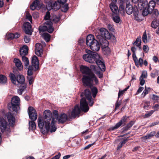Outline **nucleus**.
Wrapping results in <instances>:
<instances>
[{"label":"nucleus","instance_id":"1","mask_svg":"<svg viewBox=\"0 0 159 159\" xmlns=\"http://www.w3.org/2000/svg\"><path fill=\"white\" fill-rule=\"evenodd\" d=\"M80 70L83 74H85L83 76L82 79L84 86L91 87L93 84V82L96 84L98 83L96 76L89 67L82 65L80 67Z\"/></svg>","mask_w":159,"mask_h":159},{"label":"nucleus","instance_id":"2","mask_svg":"<svg viewBox=\"0 0 159 159\" xmlns=\"http://www.w3.org/2000/svg\"><path fill=\"white\" fill-rule=\"evenodd\" d=\"M52 118V113L49 110H46L43 112V118L39 117L38 120V125L40 129H44L42 133L45 134L49 131H51V124H50Z\"/></svg>","mask_w":159,"mask_h":159},{"label":"nucleus","instance_id":"3","mask_svg":"<svg viewBox=\"0 0 159 159\" xmlns=\"http://www.w3.org/2000/svg\"><path fill=\"white\" fill-rule=\"evenodd\" d=\"M81 96L82 97L80 101V108L82 111L87 112L89 110L88 103L86 99L88 101L90 106H92L93 102L91 96V93L89 89H86L81 93Z\"/></svg>","mask_w":159,"mask_h":159},{"label":"nucleus","instance_id":"4","mask_svg":"<svg viewBox=\"0 0 159 159\" xmlns=\"http://www.w3.org/2000/svg\"><path fill=\"white\" fill-rule=\"evenodd\" d=\"M86 54L83 56V59L86 61L91 63H95L97 59L100 58V56L97 52L89 50H86Z\"/></svg>","mask_w":159,"mask_h":159},{"label":"nucleus","instance_id":"5","mask_svg":"<svg viewBox=\"0 0 159 159\" xmlns=\"http://www.w3.org/2000/svg\"><path fill=\"white\" fill-rule=\"evenodd\" d=\"M20 100V99L17 96L13 97L11 99V104L8 105V108L11 111H17L19 108Z\"/></svg>","mask_w":159,"mask_h":159},{"label":"nucleus","instance_id":"6","mask_svg":"<svg viewBox=\"0 0 159 159\" xmlns=\"http://www.w3.org/2000/svg\"><path fill=\"white\" fill-rule=\"evenodd\" d=\"M44 25L39 26V29L40 33L47 31L49 33H52L54 30L52 26V23L50 21H47L44 23Z\"/></svg>","mask_w":159,"mask_h":159},{"label":"nucleus","instance_id":"7","mask_svg":"<svg viewBox=\"0 0 159 159\" xmlns=\"http://www.w3.org/2000/svg\"><path fill=\"white\" fill-rule=\"evenodd\" d=\"M10 77L11 82L15 84L18 85L16 82H17L18 84H20L24 83L25 82L24 77L22 75H18L16 77L14 74L11 73L10 74Z\"/></svg>","mask_w":159,"mask_h":159},{"label":"nucleus","instance_id":"8","mask_svg":"<svg viewBox=\"0 0 159 159\" xmlns=\"http://www.w3.org/2000/svg\"><path fill=\"white\" fill-rule=\"evenodd\" d=\"M0 128L2 132H5L7 134L10 132L9 126L6 120L3 118L0 117Z\"/></svg>","mask_w":159,"mask_h":159},{"label":"nucleus","instance_id":"9","mask_svg":"<svg viewBox=\"0 0 159 159\" xmlns=\"http://www.w3.org/2000/svg\"><path fill=\"white\" fill-rule=\"evenodd\" d=\"M58 116V111L56 110H54L52 112V118L51 123V132H55L56 130L55 124L57 120Z\"/></svg>","mask_w":159,"mask_h":159},{"label":"nucleus","instance_id":"10","mask_svg":"<svg viewBox=\"0 0 159 159\" xmlns=\"http://www.w3.org/2000/svg\"><path fill=\"white\" fill-rule=\"evenodd\" d=\"M30 118L32 120H36L37 117V114L36 110L32 107H29L28 109Z\"/></svg>","mask_w":159,"mask_h":159},{"label":"nucleus","instance_id":"11","mask_svg":"<svg viewBox=\"0 0 159 159\" xmlns=\"http://www.w3.org/2000/svg\"><path fill=\"white\" fill-rule=\"evenodd\" d=\"M100 34L101 36H97V37H98L100 39H109L110 38V34L107 30L104 28H101L100 29Z\"/></svg>","mask_w":159,"mask_h":159},{"label":"nucleus","instance_id":"12","mask_svg":"<svg viewBox=\"0 0 159 159\" xmlns=\"http://www.w3.org/2000/svg\"><path fill=\"white\" fill-rule=\"evenodd\" d=\"M127 119V118L125 116H123L121 120L118 122L115 126L110 128V130H113L118 129L123 124H125V122H126Z\"/></svg>","mask_w":159,"mask_h":159},{"label":"nucleus","instance_id":"13","mask_svg":"<svg viewBox=\"0 0 159 159\" xmlns=\"http://www.w3.org/2000/svg\"><path fill=\"white\" fill-rule=\"evenodd\" d=\"M35 53L38 56H41L42 55L43 49L42 45L39 43H37L35 45Z\"/></svg>","mask_w":159,"mask_h":159},{"label":"nucleus","instance_id":"14","mask_svg":"<svg viewBox=\"0 0 159 159\" xmlns=\"http://www.w3.org/2000/svg\"><path fill=\"white\" fill-rule=\"evenodd\" d=\"M97 40L94 39L93 35L89 34L86 38V43L88 46H89L93 43H95Z\"/></svg>","mask_w":159,"mask_h":159},{"label":"nucleus","instance_id":"15","mask_svg":"<svg viewBox=\"0 0 159 159\" xmlns=\"http://www.w3.org/2000/svg\"><path fill=\"white\" fill-rule=\"evenodd\" d=\"M80 110L78 105H76L72 111L70 115L71 117H75L77 116L80 114Z\"/></svg>","mask_w":159,"mask_h":159},{"label":"nucleus","instance_id":"16","mask_svg":"<svg viewBox=\"0 0 159 159\" xmlns=\"http://www.w3.org/2000/svg\"><path fill=\"white\" fill-rule=\"evenodd\" d=\"M148 2L146 0H140L138 4V8L142 10L147 8L148 6Z\"/></svg>","mask_w":159,"mask_h":159},{"label":"nucleus","instance_id":"17","mask_svg":"<svg viewBox=\"0 0 159 159\" xmlns=\"http://www.w3.org/2000/svg\"><path fill=\"white\" fill-rule=\"evenodd\" d=\"M32 66H33L35 68V70H37L39 67V60L37 57L34 56L32 59Z\"/></svg>","mask_w":159,"mask_h":159},{"label":"nucleus","instance_id":"18","mask_svg":"<svg viewBox=\"0 0 159 159\" xmlns=\"http://www.w3.org/2000/svg\"><path fill=\"white\" fill-rule=\"evenodd\" d=\"M24 30L27 34H31L32 32L31 31V26L30 23L26 22L24 24Z\"/></svg>","mask_w":159,"mask_h":159},{"label":"nucleus","instance_id":"19","mask_svg":"<svg viewBox=\"0 0 159 159\" xmlns=\"http://www.w3.org/2000/svg\"><path fill=\"white\" fill-rule=\"evenodd\" d=\"M95 63H96L100 69L102 71L105 70V66L104 62L101 60L100 57L99 59L96 60Z\"/></svg>","mask_w":159,"mask_h":159},{"label":"nucleus","instance_id":"20","mask_svg":"<svg viewBox=\"0 0 159 159\" xmlns=\"http://www.w3.org/2000/svg\"><path fill=\"white\" fill-rule=\"evenodd\" d=\"M89 47L90 49L93 51H98L100 48V44L99 42L97 40L95 42Z\"/></svg>","mask_w":159,"mask_h":159},{"label":"nucleus","instance_id":"21","mask_svg":"<svg viewBox=\"0 0 159 159\" xmlns=\"http://www.w3.org/2000/svg\"><path fill=\"white\" fill-rule=\"evenodd\" d=\"M13 62L17 69L20 70L23 69V66L20 60L17 58H15Z\"/></svg>","mask_w":159,"mask_h":159},{"label":"nucleus","instance_id":"22","mask_svg":"<svg viewBox=\"0 0 159 159\" xmlns=\"http://www.w3.org/2000/svg\"><path fill=\"white\" fill-rule=\"evenodd\" d=\"M7 118L10 125L12 126L15 123V119L11 113L8 112L7 115Z\"/></svg>","mask_w":159,"mask_h":159},{"label":"nucleus","instance_id":"23","mask_svg":"<svg viewBox=\"0 0 159 159\" xmlns=\"http://www.w3.org/2000/svg\"><path fill=\"white\" fill-rule=\"evenodd\" d=\"M28 49L27 46L24 45L20 49V55L22 57H24L28 53Z\"/></svg>","mask_w":159,"mask_h":159},{"label":"nucleus","instance_id":"24","mask_svg":"<svg viewBox=\"0 0 159 159\" xmlns=\"http://www.w3.org/2000/svg\"><path fill=\"white\" fill-rule=\"evenodd\" d=\"M116 3L111 2L110 4V7L112 12L117 14L119 12L117 6L116 5Z\"/></svg>","mask_w":159,"mask_h":159},{"label":"nucleus","instance_id":"25","mask_svg":"<svg viewBox=\"0 0 159 159\" xmlns=\"http://www.w3.org/2000/svg\"><path fill=\"white\" fill-rule=\"evenodd\" d=\"M40 7L39 1L36 0L31 4L30 8L32 10H34L36 8L38 9H40Z\"/></svg>","mask_w":159,"mask_h":159},{"label":"nucleus","instance_id":"26","mask_svg":"<svg viewBox=\"0 0 159 159\" xmlns=\"http://www.w3.org/2000/svg\"><path fill=\"white\" fill-rule=\"evenodd\" d=\"M98 39H99V41L102 46V48L107 47L108 45V42L107 39H100L98 36Z\"/></svg>","mask_w":159,"mask_h":159},{"label":"nucleus","instance_id":"27","mask_svg":"<svg viewBox=\"0 0 159 159\" xmlns=\"http://www.w3.org/2000/svg\"><path fill=\"white\" fill-rule=\"evenodd\" d=\"M151 27L154 29L158 28V30H157L156 33L159 34V21L157 20H154L151 23Z\"/></svg>","mask_w":159,"mask_h":159},{"label":"nucleus","instance_id":"28","mask_svg":"<svg viewBox=\"0 0 159 159\" xmlns=\"http://www.w3.org/2000/svg\"><path fill=\"white\" fill-rule=\"evenodd\" d=\"M135 7V6L133 7L130 4H127L125 9L126 13L128 15L131 14L133 12H134Z\"/></svg>","mask_w":159,"mask_h":159},{"label":"nucleus","instance_id":"29","mask_svg":"<svg viewBox=\"0 0 159 159\" xmlns=\"http://www.w3.org/2000/svg\"><path fill=\"white\" fill-rule=\"evenodd\" d=\"M155 134L156 132L155 131H152L146 135L142 137L141 139L143 141H145L146 140L151 139L155 135Z\"/></svg>","mask_w":159,"mask_h":159},{"label":"nucleus","instance_id":"30","mask_svg":"<svg viewBox=\"0 0 159 159\" xmlns=\"http://www.w3.org/2000/svg\"><path fill=\"white\" fill-rule=\"evenodd\" d=\"M20 34L18 33H16L15 34L10 33L7 35V39H16L19 37Z\"/></svg>","mask_w":159,"mask_h":159},{"label":"nucleus","instance_id":"31","mask_svg":"<svg viewBox=\"0 0 159 159\" xmlns=\"http://www.w3.org/2000/svg\"><path fill=\"white\" fill-rule=\"evenodd\" d=\"M133 58L136 65L137 66L139 67L140 66H142L143 64V60L142 59L140 58L139 60H138L136 56L135 57V58L134 57Z\"/></svg>","mask_w":159,"mask_h":159},{"label":"nucleus","instance_id":"32","mask_svg":"<svg viewBox=\"0 0 159 159\" xmlns=\"http://www.w3.org/2000/svg\"><path fill=\"white\" fill-rule=\"evenodd\" d=\"M67 116L66 114H63L58 117V122L59 123H63L65 122L67 119Z\"/></svg>","mask_w":159,"mask_h":159},{"label":"nucleus","instance_id":"33","mask_svg":"<svg viewBox=\"0 0 159 159\" xmlns=\"http://www.w3.org/2000/svg\"><path fill=\"white\" fill-rule=\"evenodd\" d=\"M141 37H138L136 39V41L133 43L134 45H136L140 49H141Z\"/></svg>","mask_w":159,"mask_h":159},{"label":"nucleus","instance_id":"34","mask_svg":"<svg viewBox=\"0 0 159 159\" xmlns=\"http://www.w3.org/2000/svg\"><path fill=\"white\" fill-rule=\"evenodd\" d=\"M134 11L133 12V14L134 16V19L137 21H140V19L139 18V15L138 14V11L137 7H134Z\"/></svg>","mask_w":159,"mask_h":159},{"label":"nucleus","instance_id":"35","mask_svg":"<svg viewBox=\"0 0 159 159\" xmlns=\"http://www.w3.org/2000/svg\"><path fill=\"white\" fill-rule=\"evenodd\" d=\"M155 6V2L153 1H151L149 2L148 4V8L150 11L152 12Z\"/></svg>","mask_w":159,"mask_h":159},{"label":"nucleus","instance_id":"36","mask_svg":"<svg viewBox=\"0 0 159 159\" xmlns=\"http://www.w3.org/2000/svg\"><path fill=\"white\" fill-rule=\"evenodd\" d=\"M60 8V6L58 2H54L51 5V6L50 8H48V9L50 10L51 9H54L55 11H57Z\"/></svg>","mask_w":159,"mask_h":159},{"label":"nucleus","instance_id":"37","mask_svg":"<svg viewBox=\"0 0 159 159\" xmlns=\"http://www.w3.org/2000/svg\"><path fill=\"white\" fill-rule=\"evenodd\" d=\"M22 61L24 63L25 66L27 67L29 64L28 59L25 56L22 57Z\"/></svg>","mask_w":159,"mask_h":159},{"label":"nucleus","instance_id":"38","mask_svg":"<svg viewBox=\"0 0 159 159\" xmlns=\"http://www.w3.org/2000/svg\"><path fill=\"white\" fill-rule=\"evenodd\" d=\"M35 70L34 68L32 66H29L27 71L28 76H32L33 74V71Z\"/></svg>","mask_w":159,"mask_h":159},{"label":"nucleus","instance_id":"39","mask_svg":"<svg viewBox=\"0 0 159 159\" xmlns=\"http://www.w3.org/2000/svg\"><path fill=\"white\" fill-rule=\"evenodd\" d=\"M34 120L30 121L29 122V129H30L34 130L35 129L36 124Z\"/></svg>","mask_w":159,"mask_h":159},{"label":"nucleus","instance_id":"40","mask_svg":"<svg viewBox=\"0 0 159 159\" xmlns=\"http://www.w3.org/2000/svg\"><path fill=\"white\" fill-rule=\"evenodd\" d=\"M61 18L59 16L53 15L52 17L51 20L55 23L58 22Z\"/></svg>","mask_w":159,"mask_h":159},{"label":"nucleus","instance_id":"41","mask_svg":"<svg viewBox=\"0 0 159 159\" xmlns=\"http://www.w3.org/2000/svg\"><path fill=\"white\" fill-rule=\"evenodd\" d=\"M150 89V88L149 87H147L146 86L145 87V89L143 91V92L141 94V97L143 98H144L146 94L148 93L149 91V90Z\"/></svg>","mask_w":159,"mask_h":159},{"label":"nucleus","instance_id":"42","mask_svg":"<svg viewBox=\"0 0 159 159\" xmlns=\"http://www.w3.org/2000/svg\"><path fill=\"white\" fill-rule=\"evenodd\" d=\"M43 36L45 40L47 42L49 41L50 39L51 36L49 34L47 33H43Z\"/></svg>","mask_w":159,"mask_h":159},{"label":"nucleus","instance_id":"43","mask_svg":"<svg viewBox=\"0 0 159 159\" xmlns=\"http://www.w3.org/2000/svg\"><path fill=\"white\" fill-rule=\"evenodd\" d=\"M7 81L6 77L4 75H0V83L1 84H4Z\"/></svg>","mask_w":159,"mask_h":159},{"label":"nucleus","instance_id":"44","mask_svg":"<svg viewBox=\"0 0 159 159\" xmlns=\"http://www.w3.org/2000/svg\"><path fill=\"white\" fill-rule=\"evenodd\" d=\"M143 9L142 14L143 16H146L149 13H151L152 12L151 11H150V10L147 8Z\"/></svg>","mask_w":159,"mask_h":159},{"label":"nucleus","instance_id":"45","mask_svg":"<svg viewBox=\"0 0 159 159\" xmlns=\"http://www.w3.org/2000/svg\"><path fill=\"white\" fill-rule=\"evenodd\" d=\"M102 49L104 53L105 54H109L111 52L110 49L108 47L103 48Z\"/></svg>","mask_w":159,"mask_h":159},{"label":"nucleus","instance_id":"46","mask_svg":"<svg viewBox=\"0 0 159 159\" xmlns=\"http://www.w3.org/2000/svg\"><path fill=\"white\" fill-rule=\"evenodd\" d=\"M112 19L113 21L117 23H119L121 21L120 17L118 16H113Z\"/></svg>","mask_w":159,"mask_h":159},{"label":"nucleus","instance_id":"47","mask_svg":"<svg viewBox=\"0 0 159 159\" xmlns=\"http://www.w3.org/2000/svg\"><path fill=\"white\" fill-rule=\"evenodd\" d=\"M68 4H66L65 5H63L61 7V11L63 12H65L68 10Z\"/></svg>","mask_w":159,"mask_h":159},{"label":"nucleus","instance_id":"48","mask_svg":"<svg viewBox=\"0 0 159 159\" xmlns=\"http://www.w3.org/2000/svg\"><path fill=\"white\" fill-rule=\"evenodd\" d=\"M158 75V71L157 70H153L151 74V76L152 78H154Z\"/></svg>","mask_w":159,"mask_h":159},{"label":"nucleus","instance_id":"49","mask_svg":"<svg viewBox=\"0 0 159 159\" xmlns=\"http://www.w3.org/2000/svg\"><path fill=\"white\" fill-rule=\"evenodd\" d=\"M92 92L93 94V96L95 98L98 93V89L96 87H93L91 89Z\"/></svg>","mask_w":159,"mask_h":159},{"label":"nucleus","instance_id":"50","mask_svg":"<svg viewBox=\"0 0 159 159\" xmlns=\"http://www.w3.org/2000/svg\"><path fill=\"white\" fill-rule=\"evenodd\" d=\"M143 41L145 43H147L148 42L147 37L146 31L143 33L142 36Z\"/></svg>","mask_w":159,"mask_h":159},{"label":"nucleus","instance_id":"51","mask_svg":"<svg viewBox=\"0 0 159 159\" xmlns=\"http://www.w3.org/2000/svg\"><path fill=\"white\" fill-rule=\"evenodd\" d=\"M27 78L28 80L29 84L30 85L32 84L34 80V77L32 76H27Z\"/></svg>","mask_w":159,"mask_h":159},{"label":"nucleus","instance_id":"52","mask_svg":"<svg viewBox=\"0 0 159 159\" xmlns=\"http://www.w3.org/2000/svg\"><path fill=\"white\" fill-rule=\"evenodd\" d=\"M129 86H128L127 87L124 89V90H119L118 95V98H119L120 96H121L124 93V92L126 91L129 88Z\"/></svg>","mask_w":159,"mask_h":159},{"label":"nucleus","instance_id":"53","mask_svg":"<svg viewBox=\"0 0 159 159\" xmlns=\"http://www.w3.org/2000/svg\"><path fill=\"white\" fill-rule=\"evenodd\" d=\"M125 6L123 4H121L119 8V12L120 13L123 14L125 12Z\"/></svg>","mask_w":159,"mask_h":159},{"label":"nucleus","instance_id":"54","mask_svg":"<svg viewBox=\"0 0 159 159\" xmlns=\"http://www.w3.org/2000/svg\"><path fill=\"white\" fill-rule=\"evenodd\" d=\"M127 141L126 139H124L123 141L120 142L119 145L117 147L118 149H120L126 143Z\"/></svg>","mask_w":159,"mask_h":159},{"label":"nucleus","instance_id":"55","mask_svg":"<svg viewBox=\"0 0 159 159\" xmlns=\"http://www.w3.org/2000/svg\"><path fill=\"white\" fill-rule=\"evenodd\" d=\"M18 86L24 91L26 88V84L24 83V82L22 84H18Z\"/></svg>","mask_w":159,"mask_h":159},{"label":"nucleus","instance_id":"56","mask_svg":"<svg viewBox=\"0 0 159 159\" xmlns=\"http://www.w3.org/2000/svg\"><path fill=\"white\" fill-rule=\"evenodd\" d=\"M95 73L99 78H102L103 77V73L97 70L95 71Z\"/></svg>","mask_w":159,"mask_h":159},{"label":"nucleus","instance_id":"57","mask_svg":"<svg viewBox=\"0 0 159 159\" xmlns=\"http://www.w3.org/2000/svg\"><path fill=\"white\" fill-rule=\"evenodd\" d=\"M26 18L27 19L29 20L31 23L32 22V17L31 15H30L28 12H26Z\"/></svg>","mask_w":159,"mask_h":159},{"label":"nucleus","instance_id":"58","mask_svg":"<svg viewBox=\"0 0 159 159\" xmlns=\"http://www.w3.org/2000/svg\"><path fill=\"white\" fill-rule=\"evenodd\" d=\"M121 103V100H120V101H117L116 102L115 104V110H116L119 107Z\"/></svg>","mask_w":159,"mask_h":159},{"label":"nucleus","instance_id":"59","mask_svg":"<svg viewBox=\"0 0 159 159\" xmlns=\"http://www.w3.org/2000/svg\"><path fill=\"white\" fill-rule=\"evenodd\" d=\"M131 50L133 53V54L132 55L133 57L134 58V57H135H135H136V54H135V52L136 51V48L134 47H131Z\"/></svg>","mask_w":159,"mask_h":159},{"label":"nucleus","instance_id":"60","mask_svg":"<svg viewBox=\"0 0 159 159\" xmlns=\"http://www.w3.org/2000/svg\"><path fill=\"white\" fill-rule=\"evenodd\" d=\"M50 14L49 11H48L46 12V15L44 16V19L46 20H48L50 19Z\"/></svg>","mask_w":159,"mask_h":159},{"label":"nucleus","instance_id":"61","mask_svg":"<svg viewBox=\"0 0 159 159\" xmlns=\"http://www.w3.org/2000/svg\"><path fill=\"white\" fill-rule=\"evenodd\" d=\"M152 11L153 15H154L155 16H158L159 12L157 9H153Z\"/></svg>","mask_w":159,"mask_h":159},{"label":"nucleus","instance_id":"62","mask_svg":"<svg viewBox=\"0 0 159 159\" xmlns=\"http://www.w3.org/2000/svg\"><path fill=\"white\" fill-rule=\"evenodd\" d=\"M159 98V97L158 96H157L154 94H153L152 95V99L155 102L158 101Z\"/></svg>","mask_w":159,"mask_h":159},{"label":"nucleus","instance_id":"63","mask_svg":"<svg viewBox=\"0 0 159 159\" xmlns=\"http://www.w3.org/2000/svg\"><path fill=\"white\" fill-rule=\"evenodd\" d=\"M143 51L146 53H147L149 51V48L147 45H143Z\"/></svg>","mask_w":159,"mask_h":159},{"label":"nucleus","instance_id":"64","mask_svg":"<svg viewBox=\"0 0 159 159\" xmlns=\"http://www.w3.org/2000/svg\"><path fill=\"white\" fill-rule=\"evenodd\" d=\"M147 76V72L146 71H143L140 78H142L143 79L146 78Z\"/></svg>","mask_w":159,"mask_h":159}]
</instances>
